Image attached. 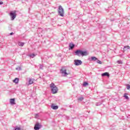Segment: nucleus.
Returning a JSON list of instances; mask_svg holds the SVG:
<instances>
[{
  "instance_id": "nucleus-24",
  "label": "nucleus",
  "mask_w": 130,
  "mask_h": 130,
  "mask_svg": "<svg viewBox=\"0 0 130 130\" xmlns=\"http://www.w3.org/2000/svg\"><path fill=\"white\" fill-rule=\"evenodd\" d=\"M97 61H96V62L98 63H99V64H102V62L101 61H100V60H96Z\"/></svg>"
},
{
  "instance_id": "nucleus-22",
  "label": "nucleus",
  "mask_w": 130,
  "mask_h": 130,
  "mask_svg": "<svg viewBox=\"0 0 130 130\" xmlns=\"http://www.w3.org/2000/svg\"><path fill=\"white\" fill-rule=\"evenodd\" d=\"M117 62L118 64H122V61L121 60H118Z\"/></svg>"
},
{
  "instance_id": "nucleus-21",
  "label": "nucleus",
  "mask_w": 130,
  "mask_h": 130,
  "mask_svg": "<svg viewBox=\"0 0 130 130\" xmlns=\"http://www.w3.org/2000/svg\"><path fill=\"white\" fill-rule=\"evenodd\" d=\"M89 85V83H88V82H84V83H83V86H84V87H86V86H88Z\"/></svg>"
},
{
  "instance_id": "nucleus-8",
  "label": "nucleus",
  "mask_w": 130,
  "mask_h": 130,
  "mask_svg": "<svg viewBox=\"0 0 130 130\" xmlns=\"http://www.w3.org/2000/svg\"><path fill=\"white\" fill-rule=\"evenodd\" d=\"M89 55V53L87 51H82L81 56H85Z\"/></svg>"
},
{
  "instance_id": "nucleus-27",
  "label": "nucleus",
  "mask_w": 130,
  "mask_h": 130,
  "mask_svg": "<svg viewBox=\"0 0 130 130\" xmlns=\"http://www.w3.org/2000/svg\"><path fill=\"white\" fill-rule=\"evenodd\" d=\"M38 32H42V28H38Z\"/></svg>"
},
{
  "instance_id": "nucleus-29",
  "label": "nucleus",
  "mask_w": 130,
  "mask_h": 130,
  "mask_svg": "<svg viewBox=\"0 0 130 130\" xmlns=\"http://www.w3.org/2000/svg\"><path fill=\"white\" fill-rule=\"evenodd\" d=\"M127 90H130V85L129 84L127 85Z\"/></svg>"
},
{
  "instance_id": "nucleus-3",
  "label": "nucleus",
  "mask_w": 130,
  "mask_h": 130,
  "mask_svg": "<svg viewBox=\"0 0 130 130\" xmlns=\"http://www.w3.org/2000/svg\"><path fill=\"white\" fill-rule=\"evenodd\" d=\"M10 16L11 17V21H14V20L16 19V17H17V11H11L10 13Z\"/></svg>"
},
{
  "instance_id": "nucleus-20",
  "label": "nucleus",
  "mask_w": 130,
  "mask_h": 130,
  "mask_svg": "<svg viewBox=\"0 0 130 130\" xmlns=\"http://www.w3.org/2000/svg\"><path fill=\"white\" fill-rule=\"evenodd\" d=\"M129 48H130V47L129 46L124 47V50H127V49H129Z\"/></svg>"
},
{
  "instance_id": "nucleus-30",
  "label": "nucleus",
  "mask_w": 130,
  "mask_h": 130,
  "mask_svg": "<svg viewBox=\"0 0 130 130\" xmlns=\"http://www.w3.org/2000/svg\"><path fill=\"white\" fill-rule=\"evenodd\" d=\"M40 69H41V70H42V69H43V66L40 65Z\"/></svg>"
},
{
  "instance_id": "nucleus-31",
  "label": "nucleus",
  "mask_w": 130,
  "mask_h": 130,
  "mask_svg": "<svg viewBox=\"0 0 130 130\" xmlns=\"http://www.w3.org/2000/svg\"><path fill=\"white\" fill-rule=\"evenodd\" d=\"M0 5H4V2H0Z\"/></svg>"
},
{
  "instance_id": "nucleus-11",
  "label": "nucleus",
  "mask_w": 130,
  "mask_h": 130,
  "mask_svg": "<svg viewBox=\"0 0 130 130\" xmlns=\"http://www.w3.org/2000/svg\"><path fill=\"white\" fill-rule=\"evenodd\" d=\"M74 47H75V44L73 43H70L69 44V49H74Z\"/></svg>"
},
{
  "instance_id": "nucleus-10",
  "label": "nucleus",
  "mask_w": 130,
  "mask_h": 130,
  "mask_svg": "<svg viewBox=\"0 0 130 130\" xmlns=\"http://www.w3.org/2000/svg\"><path fill=\"white\" fill-rule=\"evenodd\" d=\"M51 108L53 109L54 110H56L57 109H58V106H54L53 104L51 105Z\"/></svg>"
},
{
  "instance_id": "nucleus-16",
  "label": "nucleus",
  "mask_w": 130,
  "mask_h": 130,
  "mask_svg": "<svg viewBox=\"0 0 130 130\" xmlns=\"http://www.w3.org/2000/svg\"><path fill=\"white\" fill-rule=\"evenodd\" d=\"M28 56H29V57H31V58H34V57L36 56V55L35 54H30L28 55Z\"/></svg>"
},
{
  "instance_id": "nucleus-17",
  "label": "nucleus",
  "mask_w": 130,
  "mask_h": 130,
  "mask_svg": "<svg viewBox=\"0 0 130 130\" xmlns=\"http://www.w3.org/2000/svg\"><path fill=\"white\" fill-rule=\"evenodd\" d=\"M78 101H83L84 100V98L83 96H80L78 98Z\"/></svg>"
},
{
  "instance_id": "nucleus-4",
  "label": "nucleus",
  "mask_w": 130,
  "mask_h": 130,
  "mask_svg": "<svg viewBox=\"0 0 130 130\" xmlns=\"http://www.w3.org/2000/svg\"><path fill=\"white\" fill-rule=\"evenodd\" d=\"M58 12L59 16H61V17H63L64 15V11L63 10V8H62V7H61V6H59Z\"/></svg>"
},
{
  "instance_id": "nucleus-33",
  "label": "nucleus",
  "mask_w": 130,
  "mask_h": 130,
  "mask_svg": "<svg viewBox=\"0 0 130 130\" xmlns=\"http://www.w3.org/2000/svg\"><path fill=\"white\" fill-rule=\"evenodd\" d=\"M111 21H114V20H111Z\"/></svg>"
},
{
  "instance_id": "nucleus-18",
  "label": "nucleus",
  "mask_w": 130,
  "mask_h": 130,
  "mask_svg": "<svg viewBox=\"0 0 130 130\" xmlns=\"http://www.w3.org/2000/svg\"><path fill=\"white\" fill-rule=\"evenodd\" d=\"M126 95H127V93H125L124 95V97L125 98V99H126V100H128L129 99V98Z\"/></svg>"
},
{
  "instance_id": "nucleus-6",
  "label": "nucleus",
  "mask_w": 130,
  "mask_h": 130,
  "mask_svg": "<svg viewBox=\"0 0 130 130\" xmlns=\"http://www.w3.org/2000/svg\"><path fill=\"white\" fill-rule=\"evenodd\" d=\"M42 126L41 125H40L39 122H37V123L35 124V126H34V129H35V130H39V129H40V128H41V127H42Z\"/></svg>"
},
{
  "instance_id": "nucleus-23",
  "label": "nucleus",
  "mask_w": 130,
  "mask_h": 130,
  "mask_svg": "<svg viewBox=\"0 0 130 130\" xmlns=\"http://www.w3.org/2000/svg\"><path fill=\"white\" fill-rule=\"evenodd\" d=\"M101 104H102V103L99 102V103H96L95 104V105H96V106H100V105H101Z\"/></svg>"
},
{
  "instance_id": "nucleus-32",
  "label": "nucleus",
  "mask_w": 130,
  "mask_h": 130,
  "mask_svg": "<svg viewBox=\"0 0 130 130\" xmlns=\"http://www.w3.org/2000/svg\"><path fill=\"white\" fill-rule=\"evenodd\" d=\"M14 35V32L10 33V35Z\"/></svg>"
},
{
  "instance_id": "nucleus-12",
  "label": "nucleus",
  "mask_w": 130,
  "mask_h": 130,
  "mask_svg": "<svg viewBox=\"0 0 130 130\" xmlns=\"http://www.w3.org/2000/svg\"><path fill=\"white\" fill-rule=\"evenodd\" d=\"M105 76H106L107 77H109V73L108 72H105L102 74V77H105Z\"/></svg>"
},
{
  "instance_id": "nucleus-14",
  "label": "nucleus",
  "mask_w": 130,
  "mask_h": 130,
  "mask_svg": "<svg viewBox=\"0 0 130 130\" xmlns=\"http://www.w3.org/2000/svg\"><path fill=\"white\" fill-rule=\"evenodd\" d=\"M14 83H15V84H18L19 83V78H16L13 80Z\"/></svg>"
},
{
  "instance_id": "nucleus-2",
  "label": "nucleus",
  "mask_w": 130,
  "mask_h": 130,
  "mask_svg": "<svg viewBox=\"0 0 130 130\" xmlns=\"http://www.w3.org/2000/svg\"><path fill=\"white\" fill-rule=\"evenodd\" d=\"M60 74H61L63 77H66L69 75L68 73H67V68L64 67H62L60 70Z\"/></svg>"
},
{
  "instance_id": "nucleus-28",
  "label": "nucleus",
  "mask_w": 130,
  "mask_h": 130,
  "mask_svg": "<svg viewBox=\"0 0 130 130\" xmlns=\"http://www.w3.org/2000/svg\"><path fill=\"white\" fill-rule=\"evenodd\" d=\"M39 114H36L35 118H39Z\"/></svg>"
},
{
  "instance_id": "nucleus-5",
  "label": "nucleus",
  "mask_w": 130,
  "mask_h": 130,
  "mask_svg": "<svg viewBox=\"0 0 130 130\" xmlns=\"http://www.w3.org/2000/svg\"><path fill=\"white\" fill-rule=\"evenodd\" d=\"M83 62L81 60L76 59L74 60V64L75 66H81Z\"/></svg>"
},
{
  "instance_id": "nucleus-1",
  "label": "nucleus",
  "mask_w": 130,
  "mask_h": 130,
  "mask_svg": "<svg viewBox=\"0 0 130 130\" xmlns=\"http://www.w3.org/2000/svg\"><path fill=\"white\" fill-rule=\"evenodd\" d=\"M50 88H51L52 94H56V93H57V91H58V88H57V87H56V85H55L54 83H52L50 85Z\"/></svg>"
},
{
  "instance_id": "nucleus-26",
  "label": "nucleus",
  "mask_w": 130,
  "mask_h": 130,
  "mask_svg": "<svg viewBox=\"0 0 130 130\" xmlns=\"http://www.w3.org/2000/svg\"><path fill=\"white\" fill-rule=\"evenodd\" d=\"M16 70L17 71H21L22 70V68H21V67H17L16 68Z\"/></svg>"
},
{
  "instance_id": "nucleus-15",
  "label": "nucleus",
  "mask_w": 130,
  "mask_h": 130,
  "mask_svg": "<svg viewBox=\"0 0 130 130\" xmlns=\"http://www.w3.org/2000/svg\"><path fill=\"white\" fill-rule=\"evenodd\" d=\"M34 82H33V79L30 78L28 81V84L29 85H32Z\"/></svg>"
},
{
  "instance_id": "nucleus-13",
  "label": "nucleus",
  "mask_w": 130,
  "mask_h": 130,
  "mask_svg": "<svg viewBox=\"0 0 130 130\" xmlns=\"http://www.w3.org/2000/svg\"><path fill=\"white\" fill-rule=\"evenodd\" d=\"M10 103L11 104L14 105L15 103V99H10Z\"/></svg>"
},
{
  "instance_id": "nucleus-25",
  "label": "nucleus",
  "mask_w": 130,
  "mask_h": 130,
  "mask_svg": "<svg viewBox=\"0 0 130 130\" xmlns=\"http://www.w3.org/2000/svg\"><path fill=\"white\" fill-rule=\"evenodd\" d=\"M15 130H21V128L20 127L16 126Z\"/></svg>"
},
{
  "instance_id": "nucleus-19",
  "label": "nucleus",
  "mask_w": 130,
  "mask_h": 130,
  "mask_svg": "<svg viewBox=\"0 0 130 130\" xmlns=\"http://www.w3.org/2000/svg\"><path fill=\"white\" fill-rule=\"evenodd\" d=\"M19 46H24V43L23 42H19L18 43Z\"/></svg>"
},
{
  "instance_id": "nucleus-9",
  "label": "nucleus",
  "mask_w": 130,
  "mask_h": 130,
  "mask_svg": "<svg viewBox=\"0 0 130 130\" xmlns=\"http://www.w3.org/2000/svg\"><path fill=\"white\" fill-rule=\"evenodd\" d=\"M88 59L90 61H95V60H97L98 59L96 58V57L92 56L91 58H89Z\"/></svg>"
},
{
  "instance_id": "nucleus-7",
  "label": "nucleus",
  "mask_w": 130,
  "mask_h": 130,
  "mask_svg": "<svg viewBox=\"0 0 130 130\" xmlns=\"http://www.w3.org/2000/svg\"><path fill=\"white\" fill-rule=\"evenodd\" d=\"M82 50H77L75 51V53L76 55H77L78 56H80V55H82Z\"/></svg>"
}]
</instances>
